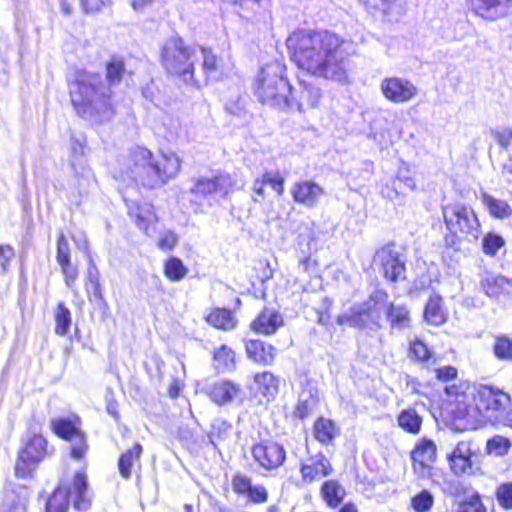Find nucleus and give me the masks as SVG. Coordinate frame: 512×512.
Returning a JSON list of instances; mask_svg holds the SVG:
<instances>
[{
    "instance_id": "obj_45",
    "label": "nucleus",
    "mask_w": 512,
    "mask_h": 512,
    "mask_svg": "<svg viewBox=\"0 0 512 512\" xmlns=\"http://www.w3.org/2000/svg\"><path fill=\"white\" fill-rule=\"evenodd\" d=\"M231 424L223 419H215L212 422L211 429L208 433V438L214 446H216L217 441L224 440L229 432L231 431Z\"/></svg>"
},
{
    "instance_id": "obj_26",
    "label": "nucleus",
    "mask_w": 512,
    "mask_h": 512,
    "mask_svg": "<svg viewBox=\"0 0 512 512\" xmlns=\"http://www.w3.org/2000/svg\"><path fill=\"white\" fill-rule=\"evenodd\" d=\"M481 287L487 296L499 297L511 292L512 280L502 275H490L481 280Z\"/></svg>"
},
{
    "instance_id": "obj_48",
    "label": "nucleus",
    "mask_w": 512,
    "mask_h": 512,
    "mask_svg": "<svg viewBox=\"0 0 512 512\" xmlns=\"http://www.w3.org/2000/svg\"><path fill=\"white\" fill-rule=\"evenodd\" d=\"M107 81L111 86L119 84L125 72V65L121 59L113 58L106 67Z\"/></svg>"
},
{
    "instance_id": "obj_49",
    "label": "nucleus",
    "mask_w": 512,
    "mask_h": 512,
    "mask_svg": "<svg viewBox=\"0 0 512 512\" xmlns=\"http://www.w3.org/2000/svg\"><path fill=\"white\" fill-rule=\"evenodd\" d=\"M450 468L455 475H471L475 469L471 457L447 458Z\"/></svg>"
},
{
    "instance_id": "obj_63",
    "label": "nucleus",
    "mask_w": 512,
    "mask_h": 512,
    "mask_svg": "<svg viewBox=\"0 0 512 512\" xmlns=\"http://www.w3.org/2000/svg\"><path fill=\"white\" fill-rule=\"evenodd\" d=\"M106 410L109 415H111L115 421H118L120 418L119 412H118V403L114 399V395L112 392H109L106 394Z\"/></svg>"
},
{
    "instance_id": "obj_36",
    "label": "nucleus",
    "mask_w": 512,
    "mask_h": 512,
    "mask_svg": "<svg viewBox=\"0 0 512 512\" xmlns=\"http://www.w3.org/2000/svg\"><path fill=\"white\" fill-rule=\"evenodd\" d=\"M338 433L337 427L331 420L319 418L314 424L315 438L321 443L328 444L332 442Z\"/></svg>"
},
{
    "instance_id": "obj_33",
    "label": "nucleus",
    "mask_w": 512,
    "mask_h": 512,
    "mask_svg": "<svg viewBox=\"0 0 512 512\" xmlns=\"http://www.w3.org/2000/svg\"><path fill=\"white\" fill-rule=\"evenodd\" d=\"M214 364L219 373L233 371L236 367L235 352L223 345L214 352Z\"/></svg>"
},
{
    "instance_id": "obj_56",
    "label": "nucleus",
    "mask_w": 512,
    "mask_h": 512,
    "mask_svg": "<svg viewBox=\"0 0 512 512\" xmlns=\"http://www.w3.org/2000/svg\"><path fill=\"white\" fill-rule=\"evenodd\" d=\"M61 268V272L64 276L65 284L72 288L78 278L79 271L76 265H73L70 261L62 262L58 264Z\"/></svg>"
},
{
    "instance_id": "obj_61",
    "label": "nucleus",
    "mask_w": 512,
    "mask_h": 512,
    "mask_svg": "<svg viewBox=\"0 0 512 512\" xmlns=\"http://www.w3.org/2000/svg\"><path fill=\"white\" fill-rule=\"evenodd\" d=\"M82 9L85 13H97L104 6L109 5L111 0H80Z\"/></svg>"
},
{
    "instance_id": "obj_50",
    "label": "nucleus",
    "mask_w": 512,
    "mask_h": 512,
    "mask_svg": "<svg viewBox=\"0 0 512 512\" xmlns=\"http://www.w3.org/2000/svg\"><path fill=\"white\" fill-rule=\"evenodd\" d=\"M510 446V441L507 438L495 436L487 441L486 450L488 454L503 456L508 452Z\"/></svg>"
},
{
    "instance_id": "obj_38",
    "label": "nucleus",
    "mask_w": 512,
    "mask_h": 512,
    "mask_svg": "<svg viewBox=\"0 0 512 512\" xmlns=\"http://www.w3.org/2000/svg\"><path fill=\"white\" fill-rule=\"evenodd\" d=\"M398 424L406 432L417 434L421 429L422 418L414 409H406L399 414Z\"/></svg>"
},
{
    "instance_id": "obj_15",
    "label": "nucleus",
    "mask_w": 512,
    "mask_h": 512,
    "mask_svg": "<svg viewBox=\"0 0 512 512\" xmlns=\"http://www.w3.org/2000/svg\"><path fill=\"white\" fill-rule=\"evenodd\" d=\"M380 90L383 96L393 103H406L418 94L417 87L408 79L387 77L381 81Z\"/></svg>"
},
{
    "instance_id": "obj_9",
    "label": "nucleus",
    "mask_w": 512,
    "mask_h": 512,
    "mask_svg": "<svg viewBox=\"0 0 512 512\" xmlns=\"http://www.w3.org/2000/svg\"><path fill=\"white\" fill-rule=\"evenodd\" d=\"M46 455L47 440L40 434L29 437L19 452L15 465L16 476L21 478L29 476Z\"/></svg>"
},
{
    "instance_id": "obj_43",
    "label": "nucleus",
    "mask_w": 512,
    "mask_h": 512,
    "mask_svg": "<svg viewBox=\"0 0 512 512\" xmlns=\"http://www.w3.org/2000/svg\"><path fill=\"white\" fill-rule=\"evenodd\" d=\"M187 273L188 269L177 257L169 258L164 264V274L170 281L179 282L185 278Z\"/></svg>"
},
{
    "instance_id": "obj_34",
    "label": "nucleus",
    "mask_w": 512,
    "mask_h": 512,
    "mask_svg": "<svg viewBox=\"0 0 512 512\" xmlns=\"http://www.w3.org/2000/svg\"><path fill=\"white\" fill-rule=\"evenodd\" d=\"M143 448L141 444L136 443L131 449L121 454L118 461V468L121 476L125 479L131 477V468L135 461L139 460Z\"/></svg>"
},
{
    "instance_id": "obj_47",
    "label": "nucleus",
    "mask_w": 512,
    "mask_h": 512,
    "mask_svg": "<svg viewBox=\"0 0 512 512\" xmlns=\"http://www.w3.org/2000/svg\"><path fill=\"white\" fill-rule=\"evenodd\" d=\"M505 245L504 239L493 232L487 233L482 240V250L486 255L495 256L500 248Z\"/></svg>"
},
{
    "instance_id": "obj_31",
    "label": "nucleus",
    "mask_w": 512,
    "mask_h": 512,
    "mask_svg": "<svg viewBox=\"0 0 512 512\" xmlns=\"http://www.w3.org/2000/svg\"><path fill=\"white\" fill-rule=\"evenodd\" d=\"M482 202L490 215L495 218L504 219L512 215V208L505 200L497 199L484 192L482 193Z\"/></svg>"
},
{
    "instance_id": "obj_14",
    "label": "nucleus",
    "mask_w": 512,
    "mask_h": 512,
    "mask_svg": "<svg viewBox=\"0 0 512 512\" xmlns=\"http://www.w3.org/2000/svg\"><path fill=\"white\" fill-rule=\"evenodd\" d=\"M234 185L235 181L231 175L219 173L212 178H197L189 191L191 194L201 198H207L214 194L225 197L233 189Z\"/></svg>"
},
{
    "instance_id": "obj_4",
    "label": "nucleus",
    "mask_w": 512,
    "mask_h": 512,
    "mask_svg": "<svg viewBox=\"0 0 512 512\" xmlns=\"http://www.w3.org/2000/svg\"><path fill=\"white\" fill-rule=\"evenodd\" d=\"M473 402L466 408L468 421L512 427V402L508 393L498 387L481 385L473 395Z\"/></svg>"
},
{
    "instance_id": "obj_8",
    "label": "nucleus",
    "mask_w": 512,
    "mask_h": 512,
    "mask_svg": "<svg viewBox=\"0 0 512 512\" xmlns=\"http://www.w3.org/2000/svg\"><path fill=\"white\" fill-rule=\"evenodd\" d=\"M443 218L450 232H459L472 242L477 241L482 233L481 225L474 210L461 203L443 206Z\"/></svg>"
},
{
    "instance_id": "obj_60",
    "label": "nucleus",
    "mask_w": 512,
    "mask_h": 512,
    "mask_svg": "<svg viewBox=\"0 0 512 512\" xmlns=\"http://www.w3.org/2000/svg\"><path fill=\"white\" fill-rule=\"evenodd\" d=\"M474 452L471 448V443L467 441L459 442L453 451L448 454L447 458H462V457H472Z\"/></svg>"
},
{
    "instance_id": "obj_52",
    "label": "nucleus",
    "mask_w": 512,
    "mask_h": 512,
    "mask_svg": "<svg viewBox=\"0 0 512 512\" xmlns=\"http://www.w3.org/2000/svg\"><path fill=\"white\" fill-rule=\"evenodd\" d=\"M231 486L236 494L247 496L252 486V480L244 474L237 473L232 477Z\"/></svg>"
},
{
    "instance_id": "obj_16",
    "label": "nucleus",
    "mask_w": 512,
    "mask_h": 512,
    "mask_svg": "<svg viewBox=\"0 0 512 512\" xmlns=\"http://www.w3.org/2000/svg\"><path fill=\"white\" fill-rule=\"evenodd\" d=\"M209 398L217 405L224 406L234 401L242 402L244 392L240 384L231 380H220L206 388Z\"/></svg>"
},
{
    "instance_id": "obj_39",
    "label": "nucleus",
    "mask_w": 512,
    "mask_h": 512,
    "mask_svg": "<svg viewBox=\"0 0 512 512\" xmlns=\"http://www.w3.org/2000/svg\"><path fill=\"white\" fill-rule=\"evenodd\" d=\"M322 494L329 506L337 507L343 500L345 490L336 481L330 480L323 484Z\"/></svg>"
},
{
    "instance_id": "obj_44",
    "label": "nucleus",
    "mask_w": 512,
    "mask_h": 512,
    "mask_svg": "<svg viewBox=\"0 0 512 512\" xmlns=\"http://www.w3.org/2000/svg\"><path fill=\"white\" fill-rule=\"evenodd\" d=\"M409 356L414 357L419 362L425 363L427 367L435 363L432 351L420 340L411 342Z\"/></svg>"
},
{
    "instance_id": "obj_2",
    "label": "nucleus",
    "mask_w": 512,
    "mask_h": 512,
    "mask_svg": "<svg viewBox=\"0 0 512 512\" xmlns=\"http://www.w3.org/2000/svg\"><path fill=\"white\" fill-rule=\"evenodd\" d=\"M69 95L76 113L92 123L100 124L113 118L111 91L99 74L77 71L69 82Z\"/></svg>"
},
{
    "instance_id": "obj_5",
    "label": "nucleus",
    "mask_w": 512,
    "mask_h": 512,
    "mask_svg": "<svg viewBox=\"0 0 512 512\" xmlns=\"http://www.w3.org/2000/svg\"><path fill=\"white\" fill-rule=\"evenodd\" d=\"M285 66L273 61L261 68L254 84V94L263 105L286 111L291 85L285 77Z\"/></svg>"
},
{
    "instance_id": "obj_41",
    "label": "nucleus",
    "mask_w": 512,
    "mask_h": 512,
    "mask_svg": "<svg viewBox=\"0 0 512 512\" xmlns=\"http://www.w3.org/2000/svg\"><path fill=\"white\" fill-rule=\"evenodd\" d=\"M387 319L392 327L404 328L410 321L409 311L404 305L391 303L387 309Z\"/></svg>"
},
{
    "instance_id": "obj_18",
    "label": "nucleus",
    "mask_w": 512,
    "mask_h": 512,
    "mask_svg": "<svg viewBox=\"0 0 512 512\" xmlns=\"http://www.w3.org/2000/svg\"><path fill=\"white\" fill-rule=\"evenodd\" d=\"M72 159L71 167L74 175L79 181L80 187H89L94 181L91 169L87 166L86 160L83 158L84 145L79 139H71Z\"/></svg>"
},
{
    "instance_id": "obj_59",
    "label": "nucleus",
    "mask_w": 512,
    "mask_h": 512,
    "mask_svg": "<svg viewBox=\"0 0 512 512\" xmlns=\"http://www.w3.org/2000/svg\"><path fill=\"white\" fill-rule=\"evenodd\" d=\"M247 496L251 502L256 504L265 503L268 500V492L263 485H252Z\"/></svg>"
},
{
    "instance_id": "obj_28",
    "label": "nucleus",
    "mask_w": 512,
    "mask_h": 512,
    "mask_svg": "<svg viewBox=\"0 0 512 512\" xmlns=\"http://www.w3.org/2000/svg\"><path fill=\"white\" fill-rule=\"evenodd\" d=\"M257 391L268 401L276 397L279 391V379L271 372L265 371L254 376Z\"/></svg>"
},
{
    "instance_id": "obj_29",
    "label": "nucleus",
    "mask_w": 512,
    "mask_h": 512,
    "mask_svg": "<svg viewBox=\"0 0 512 512\" xmlns=\"http://www.w3.org/2000/svg\"><path fill=\"white\" fill-rule=\"evenodd\" d=\"M129 215L134 218L136 225L139 229L149 234L151 225L156 221V216L153 212V207L149 204L137 205L129 207Z\"/></svg>"
},
{
    "instance_id": "obj_35",
    "label": "nucleus",
    "mask_w": 512,
    "mask_h": 512,
    "mask_svg": "<svg viewBox=\"0 0 512 512\" xmlns=\"http://www.w3.org/2000/svg\"><path fill=\"white\" fill-rule=\"evenodd\" d=\"M70 494V490L58 487L46 502V512H67Z\"/></svg>"
},
{
    "instance_id": "obj_21",
    "label": "nucleus",
    "mask_w": 512,
    "mask_h": 512,
    "mask_svg": "<svg viewBox=\"0 0 512 512\" xmlns=\"http://www.w3.org/2000/svg\"><path fill=\"white\" fill-rule=\"evenodd\" d=\"M437 447L434 441L422 438L418 441L412 451L411 457L414 462V469L420 467L422 470L431 468L436 460Z\"/></svg>"
},
{
    "instance_id": "obj_42",
    "label": "nucleus",
    "mask_w": 512,
    "mask_h": 512,
    "mask_svg": "<svg viewBox=\"0 0 512 512\" xmlns=\"http://www.w3.org/2000/svg\"><path fill=\"white\" fill-rule=\"evenodd\" d=\"M55 333L59 336H64L68 333L72 317L70 310L66 307L63 302L58 303L55 311Z\"/></svg>"
},
{
    "instance_id": "obj_10",
    "label": "nucleus",
    "mask_w": 512,
    "mask_h": 512,
    "mask_svg": "<svg viewBox=\"0 0 512 512\" xmlns=\"http://www.w3.org/2000/svg\"><path fill=\"white\" fill-rule=\"evenodd\" d=\"M322 96V90L314 82L300 79L295 86H291L286 111L296 110L304 113L316 108Z\"/></svg>"
},
{
    "instance_id": "obj_53",
    "label": "nucleus",
    "mask_w": 512,
    "mask_h": 512,
    "mask_svg": "<svg viewBox=\"0 0 512 512\" xmlns=\"http://www.w3.org/2000/svg\"><path fill=\"white\" fill-rule=\"evenodd\" d=\"M264 182L270 185L273 190L279 195L282 196L284 193V183L285 179L280 174L279 171H268L263 174Z\"/></svg>"
},
{
    "instance_id": "obj_6",
    "label": "nucleus",
    "mask_w": 512,
    "mask_h": 512,
    "mask_svg": "<svg viewBox=\"0 0 512 512\" xmlns=\"http://www.w3.org/2000/svg\"><path fill=\"white\" fill-rule=\"evenodd\" d=\"M388 294L384 290L374 291L368 300L354 304L347 312L338 317V323L350 327L378 331Z\"/></svg>"
},
{
    "instance_id": "obj_57",
    "label": "nucleus",
    "mask_w": 512,
    "mask_h": 512,
    "mask_svg": "<svg viewBox=\"0 0 512 512\" xmlns=\"http://www.w3.org/2000/svg\"><path fill=\"white\" fill-rule=\"evenodd\" d=\"M15 256V251L12 246L0 245V275H5L10 267V263Z\"/></svg>"
},
{
    "instance_id": "obj_64",
    "label": "nucleus",
    "mask_w": 512,
    "mask_h": 512,
    "mask_svg": "<svg viewBox=\"0 0 512 512\" xmlns=\"http://www.w3.org/2000/svg\"><path fill=\"white\" fill-rule=\"evenodd\" d=\"M437 378L441 381H450L457 377V370L452 366L436 369Z\"/></svg>"
},
{
    "instance_id": "obj_55",
    "label": "nucleus",
    "mask_w": 512,
    "mask_h": 512,
    "mask_svg": "<svg viewBox=\"0 0 512 512\" xmlns=\"http://www.w3.org/2000/svg\"><path fill=\"white\" fill-rule=\"evenodd\" d=\"M496 498L505 509H512V483L501 484L496 490Z\"/></svg>"
},
{
    "instance_id": "obj_11",
    "label": "nucleus",
    "mask_w": 512,
    "mask_h": 512,
    "mask_svg": "<svg viewBox=\"0 0 512 512\" xmlns=\"http://www.w3.org/2000/svg\"><path fill=\"white\" fill-rule=\"evenodd\" d=\"M405 261V257L394 248L393 244L381 247L374 256L375 265L391 282L405 279Z\"/></svg>"
},
{
    "instance_id": "obj_30",
    "label": "nucleus",
    "mask_w": 512,
    "mask_h": 512,
    "mask_svg": "<svg viewBox=\"0 0 512 512\" xmlns=\"http://www.w3.org/2000/svg\"><path fill=\"white\" fill-rule=\"evenodd\" d=\"M73 494L75 495L74 507L77 510L86 511L91 504L88 494V482L82 473H76L73 480Z\"/></svg>"
},
{
    "instance_id": "obj_62",
    "label": "nucleus",
    "mask_w": 512,
    "mask_h": 512,
    "mask_svg": "<svg viewBox=\"0 0 512 512\" xmlns=\"http://www.w3.org/2000/svg\"><path fill=\"white\" fill-rule=\"evenodd\" d=\"M178 242V237L175 233L169 231L162 235L159 239L158 246L162 250L173 249Z\"/></svg>"
},
{
    "instance_id": "obj_1",
    "label": "nucleus",
    "mask_w": 512,
    "mask_h": 512,
    "mask_svg": "<svg viewBox=\"0 0 512 512\" xmlns=\"http://www.w3.org/2000/svg\"><path fill=\"white\" fill-rule=\"evenodd\" d=\"M291 59L317 77L338 82L347 80L349 57L355 53L352 41L326 30H296L286 40Z\"/></svg>"
},
{
    "instance_id": "obj_46",
    "label": "nucleus",
    "mask_w": 512,
    "mask_h": 512,
    "mask_svg": "<svg viewBox=\"0 0 512 512\" xmlns=\"http://www.w3.org/2000/svg\"><path fill=\"white\" fill-rule=\"evenodd\" d=\"M457 512H487L478 492H473L457 506Z\"/></svg>"
},
{
    "instance_id": "obj_19",
    "label": "nucleus",
    "mask_w": 512,
    "mask_h": 512,
    "mask_svg": "<svg viewBox=\"0 0 512 512\" xmlns=\"http://www.w3.org/2000/svg\"><path fill=\"white\" fill-rule=\"evenodd\" d=\"M196 61L202 59V74H195L193 69V79H191L190 85L200 88L206 85L210 79L215 78L218 71V62L216 56L208 49L197 48Z\"/></svg>"
},
{
    "instance_id": "obj_7",
    "label": "nucleus",
    "mask_w": 512,
    "mask_h": 512,
    "mask_svg": "<svg viewBox=\"0 0 512 512\" xmlns=\"http://www.w3.org/2000/svg\"><path fill=\"white\" fill-rule=\"evenodd\" d=\"M196 58L197 48L186 45L180 37L168 39L161 53L162 64L167 72L180 77L189 85L193 79Z\"/></svg>"
},
{
    "instance_id": "obj_13",
    "label": "nucleus",
    "mask_w": 512,
    "mask_h": 512,
    "mask_svg": "<svg viewBox=\"0 0 512 512\" xmlns=\"http://www.w3.org/2000/svg\"><path fill=\"white\" fill-rule=\"evenodd\" d=\"M51 428L54 433L70 442L71 456L76 459H82L87 450L88 444L85 435L67 418H58L51 420Z\"/></svg>"
},
{
    "instance_id": "obj_23",
    "label": "nucleus",
    "mask_w": 512,
    "mask_h": 512,
    "mask_svg": "<svg viewBox=\"0 0 512 512\" xmlns=\"http://www.w3.org/2000/svg\"><path fill=\"white\" fill-rule=\"evenodd\" d=\"M283 325V318L280 313L270 309H264L252 322L251 327L257 333L270 335Z\"/></svg>"
},
{
    "instance_id": "obj_12",
    "label": "nucleus",
    "mask_w": 512,
    "mask_h": 512,
    "mask_svg": "<svg viewBox=\"0 0 512 512\" xmlns=\"http://www.w3.org/2000/svg\"><path fill=\"white\" fill-rule=\"evenodd\" d=\"M254 461L265 471L276 470L286 460L284 446L276 441L262 440L251 448Z\"/></svg>"
},
{
    "instance_id": "obj_20",
    "label": "nucleus",
    "mask_w": 512,
    "mask_h": 512,
    "mask_svg": "<svg viewBox=\"0 0 512 512\" xmlns=\"http://www.w3.org/2000/svg\"><path fill=\"white\" fill-rule=\"evenodd\" d=\"M291 194L295 202L307 207H313L324 194V191L318 184L312 181H301L294 184Z\"/></svg>"
},
{
    "instance_id": "obj_27",
    "label": "nucleus",
    "mask_w": 512,
    "mask_h": 512,
    "mask_svg": "<svg viewBox=\"0 0 512 512\" xmlns=\"http://www.w3.org/2000/svg\"><path fill=\"white\" fill-rule=\"evenodd\" d=\"M448 313L443 305V299L439 295H433L429 298L425 310V320L435 326L442 325L446 322Z\"/></svg>"
},
{
    "instance_id": "obj_54",
    "label": "nucleus",
    "mask_w": 512,
    "mask_h": 512,
    "mask_svg": "<svg viewBox=\"0 0 512 512\" xmlns=\"http://www.w3.org/2000/svg\"><path fill=\"white\" fill-rule=\"evenodd\" d=\"M71 260V250L67 238L61 232L57 239L56 261L62 263Z\"/></svg>"
},
{
    "instance_id": "obj_37",
    "label": "nucleus",
    "mask_w": 512,
    "mask_h": 512,
    "mask_svg": "<svg viewBox=\"0 0 512 512\" xmlns=\"http://www.w3.org/2000/svg\"><path fill=\"white\" fill-rule=\"evenodd\" d=\"M85 288L87 293L92 296L94 300L104 302L100 284V273L96 265L92 262L87 269Z\"/></svg>"
},
{
    "instance_id": "obj_51",
    "label": "nucleus",
    "mask_w": 512,
    "mask_h": 512,
    "mask_svg": "<svg viewBox=\"0 0 512 512\" xmlns=\"http://www.w3.org/2000/svg\"><path fill=\"white\" fill-rule=\"evenodd\" d=\"M434 503L433 495L423 490L412 498V507L416 512H428Z\"/></svg>"
},
{
    "instance_id": "obj_40",
    "label": "nucleus",
    "mask_w": 512,
    "mask_h": 512,
    "mask_svg": "<svg viewBox=\"0 0 512 512\" xmlns=\"http://www.w3.org/2000/svg\"><path fill=\"white\" fill-rule=\"evenodd\" d=\"M494 356L501 361H512V338L501 334L494 337Z\"/></svg>"
},
{
    "instance_id": "obj_17",
    "label": "nucleus",
    "mask_w": 512,
    "mask_h": 512,
    "mask_svg": "<svg viewBox=\"0 0 512 512\" xmlns=\"http://www.w3.org/2000/svg\"><path fill=\"white\" fill-rule=\"evenodd\" d=\"M472 11L479 17L495 21L512 13V0H470Z\"/></svg>"
},
{
    "instance_id": "obj_32",
    "label": "nucleus",
    "mask_w": 512,
    "mask_h": 512,
    "mask_svg": "<svg viewBox=\"0 0 512 512\" xmlns=\"http://www.w3.org/2000/svg\"><path fill=\"white\" fill-rule=\"evenodd\" d=\"M206 319L209 324L222 330H232L237 325V320L233 313L227 309H215Z\"/></svg>"
},
{
    "instance_id": "obj_58",
    "label": "nucleus",
    "mask_w": 512,
    "mask_h": 512,
    "mask_svg": "<svg viewBox=\"0 0 512 512\" xmlns=\"http://www.w3.org/2000/svg\"><path fill=\"white\" fill-rule=\"evenodd\" d=\"M490 134L493 138L497 140L499 145L505 149L508 148V146L512 143V129H492L490 131Z\"/></svg>"
},
{
    "instance_id": "obj_3",
    "label": "nucleus",
    "mask_w": 512,
    "mask_h": 512,
    "mask_svg": "<svg viewBox=\"0 0 512 512\" xmlns=\"http://www.w3.org/2000/svg\"><path fill=\"white\" fill-rule=\"evenodd\" d=\"M123 161V176L149 189L166 185L181 169V160L176 153L169 151L156 156L144 147L133 148Z\"/></svg>"
},
{
    "instance_id": "obj_22",
    "label": "nucleus",
    "mask_w": 512,
    "mask_h": 512,
    "mask_svg": "<svg viewBox=\"0 0 512 512\" xmlns=\"http://www.w3.org/2000/svg\"><path fill=\"white\" fill-rule=\"evenodd\" d=\"M332 471L329 460L321 453L302 464L301 475L305 482H313L316 479L328 476Z\"/></svg>"
},
{
    "instance_id": "obj_25",
    "label": "nucleus",
    "mask_w": 512,
    "mask_h": 512,
    "mask_svg": "<svg viewBox=\"0 0 512 512\" xmlns=\"http://www.w3.org/2000/svg\"><path fill=\"white\" fill-rule=\"evenodd\" d=\"M245 347L248 357L255 362L268 365L274 360L275 349L261 340H249Z\"/></svg>"
},
{
    "instance_id": "obj_24",
    "label": "nucleus",
    "mask_w": 512,
    "mask_h": 512,
    "mask_svg": "<svg viewBox=\"0 0 512 512\" xmlns=\"http://www.w3.org/2000/svg\"><path fill=\"white\" fill-rule=\"evenodd\" d=\"M317 391L312 387H307L299 394L294 416L300 420H305L312 416L318 405Z\"/></svg>"
}]
</instances>
